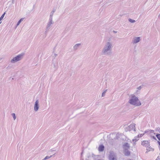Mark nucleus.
Returning <instances> with one entry per match:
<instances>
[{
	"instance_id": "obj_33",
	"label": "nucleus",
	"mask_w": 160,
	"mask_h": 160,
	"mask_svg": "<svg viewBox=\"0 0 160 160\" xmlns=\"http://www.w3.org/2000/svg\"><path fill=\"white\" fill-rule=\"evenodd\" d=\"M116 136L117 137H118V134H117V135H116Z\"/></svg>"
},
{
	"instance_id": "obj_25",
	"label": "nucleus",
	"mask_w": 160,
	"mask_h": 160,
	"mask_svg": "<svg viewBox=\"0 0 160 160\" xmlns=\"http://www.w3.org/2000/svg\"><path fill=\"white\" fill-rule=\"evenodd\" d=\"M138 140V139H136V138H135L134 139H133L132 140V141L133 142V144H135V142L137 141Z\"/></svg>"
},
{
	"instance_id": "obj_12",
	"label": "nucleus",
	"mask_w": 160,
	"mask_h": 160,
	"mask_svg": "<svg viewBox=\"0 0 160 160\" xmlns=\"http://www.w3.org/2000/svg\"><path fill=\"white\" fill-rule=\"evenodd\" d=\"M104 149V147L102 145H100L98 148V150L99 152H102Z\"/></svg>"
},
{
	"instance_id": "obj_2",
	"label": "nucleus",
	"mask_w": 160,
	"mask_h": 160,
	"mask_svg": "<svg viewBox=\"0 0 160 160\" xmlns=\"http://www.w3.org/2000/svg\"><path fill=\"white\" fill-rule=\"evenodd\" d=\"M128 103L130 104L135 106H139L141 105L140 100L134 94H131L130 96Z\"/></svg>"
},
{
	"instance_id": "obj_11",
	"label": "nucleus",
	"mask_w": 160,
	"mask_h": 160,
	"mask_svg": "<svg viewBox=\"0 0 160 160\" xmlns=\"http://www.w3.org/2000/svg\"><path fill=\"white\" fill-rule=\"evenodd\" d=\"M81 43H78L75 45L73 47V50L74 51H75L77 50L81 46Z\"/></svg>"
},
{
	"instance_id": "obj_36",
	"label": "nucleus",
	"mask_w": 160,
	"mask_h": 160,
	"mask_svg": "<svg viewBox=\"0 0 160 160\" xmlns=\"http://www.w3.org/2000/svg\"><path fill=\"white\" fill-rule=\"evenodd\" d=\"M1 22H0V24H1Z\"/></svg>"
},
{
	"instance_id": "obj_8",
	"label": "nucleus",
	"mask_w": 160,
	"mask_h": 160,
	"mask_svg": "<svg viewBox=\"0 0 160 160\" xmlns=\"http://www.w3.org/2000/svg\"><path fill=\"white\" fill-rule=\"evenodd\" d=\"M130 145L128 143H125L123 145L124 150L128 149L130 148Z\"/></svg>"
},
{
	"instance_id": "obj_14",
	"label": "nucleus",
	"mask_w": 160,
	"mask_h": 160,
	"mask_svg": "<svg viewBox=\"0 0 160 160\" xmlns=\"http://www.w3.org/2000/svg\"><path fill=\"white\" fill-rule=\"evenodd\" d=\"M147 148L146 152H148L149 151H153L154 150V149L151 147L149 146L148 148Z\"/></svg>"
},
{
	"instance_id": "obj_10",
	"label": "nucleus",
	"mask_w": 160,
	"mask_h": 160,
	"mask_svg": "<svg viewBox=\"0 0 160 160\" xmlns=\"http://www.w3.org/2000/svg\"><path fill=\"white\" fill-rule=\"evenodd\" d=\"M53 24V22H50V21H49L48 22V24L47 25V27H46V31H45L46 32V31H48L49 30V29L50 28L51 25L52 24Z\"/></svg>"
},
{
	"instance_id": "obj_4",
	"label": "nucleus",
	"mask_w": 160,
	"mask_h": 160,
	"mask_svg": "<svg viewBox=\"0 0 160 160\" xmlns=\"http://www.w3.org/2000/svg\"><path fill=\"white\" fill-rule=\"evenodd\" d=\"M136 124L133 123L131 124L130 125L127 126L125 127V130L127 132L128 131H130L133 129H134V132L136 131V129L135 128Z\"/></svg>"
},
{
	"instance_id": "obj_3",
	"label": "nucleus",
	"mask_w": 160,
	"mask_h": 160,
	"mask_svg": "<svg viewBox=\"0 0 160 160\" xmlns=\"http://www.w3.org/2000/svg\"><path fill=\"white\" fill-rule=\"evenodd\" d=\"M24 55V53H22L18 55L16 57L13 58L11 61V63H14L21 60L23 58Z\"/></svg>"
},
{
	"instance_id": "obj_26",
	"label": "nucleus",
	"mask_w": 160,
	"mask_h": 160,
	"mask_svg": "<svg viewBox=\"0 0 160 160\" xmlns=\"http://www.w3.org/2000/svg\"><path fill=\"white\" fill-rule=\"evenodd\" d=\"M12 117H13V118L14 120H15L16 118L15 114L14 113H12Z\"/></svg>"
},
{
	"instance_id": "obj_15",
	"label": "nucleus",
	"mask_w": 160,
	"mask_h": 160,
	"mask_svg": "<svg viewBox=\"0 0 160 160\" xmlns=\"http://www.w3.org/2000/svg\"><path fill=\"white\" fill-rule=\"evenodd\" d=\"M53 68L55 70H56L58 68V64L57 63H53Z\"/></svg>"
},
{
	"instance_id": "obj_32",
	"label": "nucleus",
	"mask_w": 160,
	"mask_h": 160,
	"mask_svg": "<svg viewBox=\"0 0 160 160\" xmlns=\"http://www.w3.org/2000/svg\"><path fill=\"white\" fill-rule=\"evenodd\" d=\"M113 32L114 33H116L117 32L116 31H113Z\"/></svg>"
},
{
	"instance_id": "obj_34",
	"label": "nucleus",
	"mask_w": 160,
	"mask_h": 160,
	"mask_svg": "<svg viewBox=\"0 0 160 160\" xmlns=\"http://www.w3.org/2000/svg\"><path fill=\"white\" fill-rule=\"evenodd\" d=\"M153 138L154 139H155V137H153Z\"/></svg>"
},
{
	"instance_id": "obj_21",
	"label": "nucleus",
	"mask_w": 160,
	"mask_h": 160,
	"mask_svg": "<svg viewBox=\"0 0 160 160\" xmlns=\"http://www.w3.org/2000/svg\"><path fill=\"white\" fill-rule=\"evenodd\" d=\"M6 13L5 12H4L3 14L1 16V17L0 18V21L3 18V17H4V16L5 14Z\"/></svg>"
},
{
	"instance_id": "obj_30",
	"label": "nucleus",
	"mask_w": 160,
	"mask_h": 160,
	"mask_svg": "<svg viewBox=\"0 0 160 160\" xmlns=\"http://www.w3.org/2000/svg\"><path fill=\"white\" fill-rule=\"evenodd\" d=\"M156 160H160V156H158Z\"/></svg>"
},
{
	"instance_id": "obj_22",
	"label": "nucleus",
	"mask_w": 160,
	"mask_h": 160,
	"mask_svg": "<svg viewBox=\"0 0 160 160\" xmlns=\"http://www.w3.org/2000/svg\"><path fill=\"white\" fill-rule=\"evenodd\" d=\"M156 137H157L158 140L160 141V134H158L156 135Z\"/></svg>"
},
{
	"instance_id": "obj_6",
	"label": "nucleus",
	"mask_w": 160,
	"mask_h": 160,
	"mask_svg": "<svg viewBox=\"0 0 160 160\" xmlns=\"http://www.w3.org/2000/svg\"><path fill=\"white\" fill-rule=\"evenodd\" d=\"M140 40L141 39L140 37H135L133 38L132 43L134 44H136L139 42Z\"/></svg>"
},
{
	"instance_id": "obj_5",
	"label": "nucleus",
	"mask_w": 160,
	"mask_h": 160,
	"mask_svg": "<svg viewBox=\"0 0 160 160\" xmlns=\"http://www.w3.org/2000/svg\"><path fill=\"white\" fill-rule=\"evenodd\" d=\"M141 145L143 146L148 148L150 146V142L147 140H144L142 142Z\"/></svg>"
},
{
	"instance_id": "obj_27",
	"label": "nucleus",
	"mask_w": 160,
	"mask_h": 160,
	"mask_svg": "<svg viewBox=\"0 0 160 160\" xmlns=\"http://www.w3.org/2000/svg\"><path fill=\"white\" fill-rule=\"evenodd\" d=\"M142 88V86H140L138 87L137 88V89H138V90H137L136 92H138V90H141V89Z\"/></svg>"
},
{
	"instance_id": "obj_28",
	"label": "nucleus",
	"mask_w": 160,
	"mask_h": 160,
	"mask_svg": "<svg viewBox=\"0 0 160 160\" xmlns=\"http://www.w3.org/2000/svg\"><path fill=\"white\" fill-rule=\"evenodd\" d=\"M144 135V133L140 134L138 135V138H140L142 137Z\"/></svg>"
},
{
	"instance_id": "obj_18",
	"label": "nucleus",
	"mask_w": 160,
	"mask_h": 160,
	"mask_svg": "<svg viewBox=\"0 0 160 160\" xmlns=\"http://www.w3.org/2000/svg\"><path fill=\"white\" fill-rule=\"evenodd\" d=\"M56 11V9L55 8H53L52 11L50 13V15H52V16H53L54 12H55Z\"/></svg>"
},
{
	"instance_id": "obj_37",
	"label": "nucleus",
	"mask_w": 160,
	"mask_h": 160,
	"mask_svg": "<svg viewBox=\"0 0 160 160\" xmlns=\"http://www.w3.org/2000/svg\"><path fill=\"white\" fill-rule=\"evenodd\" d=\"M131 160V159H130V160Z\"/></svg>"
},
{
	"instance_id": "obj_1",
	"label": "nucleus",
	"mask_w": 160,
	"mask_h": 160,
	"mask_svg": "<svg viewBox=\"0 0 160 160\" xmlns=\"http://www.w3.org/2000/svg\"><path fill=\"white\" fill-rule=\"evenodd\" d=\"M113 47L112 42L110 41L106 42L102 50V53L104 55H109L112 53V50Z\"/></svg>"
},
{
	"instance_id": "obj_31",
	"label": "nucleus",
	"mask_w": 160,
	"mask_h": 160,
	"mask_svg": "<svg viewBox=\"0 0 160 160\" xmlns=\"http://www.w3.org/2000/svg\"><path fill=\"white\" fill-rule=\"evenodd\" d=\"M57 55H57V54L55 53V54H54V57H56V56H57Z\"/></svg>"
},
{
	"instance_id": "obj_20",
	"label": "nucleus",
	"mask_w": 160,
	"mask_h": 160,
	"mask_svg": "<svg viewBox=\"0 0 160 160\" xmlns=\"http://www.w3.org/2000/svg\"><path fill=\"white\" fill-rule=\"evenodd\" d=\"M128 21L130 22H132V23H134V22H135V20L132 19H131V18L129 19Z\"/></svg>"
},
{
	"instance_id": "obj_29",
	"label": "nucleus",
	"mask_w": 160,
	"mask_h": 160,
	"mask_svg": "<svg viewBox=\"0 0 160 160\" xmlns=\"http://www.w3.org/2000/svg\"><path fill=\"white\" fill-rule=\"evenodd\" d=\"M150 133H153L154 134H155V133L154 132V131L152 130H150L149 131Z\"/></svg>"
},
{
	"instance_id": "obj_23",
	"label": "nucleus",
	"mask_w": 160,
	"mask_h": 160,
	"mask_svg": "<svg viewBox=\"0 0 160 160\" xmlns=\"http://www.w3.org/2000/svg\"><path fill=\"white\" fill-rule=\"evenodd\" d=\"M107 90H106L105 91L103 92L102 93V97H104L105 95V93L107 92Z\"/></svg>"
},
{
	"instance_id": "obj_13",
	"label": "nucleus",
	"mask_w": 160,
	"mask_h": 160,
	"mask_svg": "<svg viewBox=\"0 0 160 160\" xmlns=\"http://www.w3.org/2000/svg\"><path fill=\"white\" fill-rule=\"evenodd\" d=\"M124 154L125 155L128 156L130 154V152L128 150V149L124 150Z\"/></svg>"
},
{
	"instance_id": "obj_19",
	"label": "nucleus",
	"mask_w": 160,
	"mask_h": 160,
	"mask_svg": "<svg viewBox=\"0 0 160 160\" xmlns=\"http://www.w3.org/2000/svg\"><path fill=\"white\" fill-rule=\"evenodd\" d=\"M52 155H51L50 156H47L43 159H42V160H46L47 159H49L50 158L52 157Z\"/></svg>"
},
{
	"instance_id": "obj_9",
	"label": "nucleus",
	"mask_w": 160,
	"mask_h": 160,
	"mask_svg": "<svg viewBox=\"0 0 160 160\" xmlns=\"http://www.w3.org/2000/svg\"><path fill=\"white\" fill-rule=\"evenodd\" d=\"M110 160H117L116 156L113 154H111L109 157Z\"/></svg>"
},
{
	"instance_id": "obj_7",
	"label": "nucleus",
	"mask_w": 160,
	"mask_h": 160,
	"mask_svg": "<svg viewBox=\"0 0 160 160\" xmlns=\"http://www.w3.org/2000/svg\"><path fill=\"white\" fill-rule=\"evenodd\" d=\"M38 103L39 101L38 100L36 101L34 104V109L35 111H37L38 109L39 108Z\"/></svg>"
},
{
	"instance_id": "obj_17",
	"label": "nucleus",
	"mask_w": 160,
	"mask_h": 160,
	"mask_svg": "<svg viewBox=\"0 0 160 160\" xmlns=\"http://www.w3.org/2000/svg\"><path fill=\"white\" fill-rule=\"evenodd\" d=\"M23 18H21V19H20L19 21L17 23V26H18L20 23L23 20Z\"/></svg>"
},
{
	"instance_id": "obj_16",
	"label": "nucleus",
	"mask_w": 160,
	"mask_h": 160,
	"mask_svg": "<svg viewBox=\"0 0 160 160\" xmlns=\"http://www.w3.org/2000/svg\"><path fill=\"white\" fill-rule=\"evenodd\" d=\"M116 139L114 138V139H112L111 140H110L109 141V143L110 144L112 145L113 144V142H114L115 141H116Z\"/></svg>"
},
{
	"instance_id": "obj_35",
	"label": "nucleus",
	"mask_w": 160,
	"mask_h": 160,
	"mask_svg": "<svg viewBox=\"0 0 160 160\" xmlns=\"http://www.w3.org/2000/svg\"><path fill=\"white\" fill-rule=\"evenodd\" d=\"M98 160H100V159H98Z\"/></svg>"
},
{
	"instance_id": "obj_24",
	"label": "nucleus",
	"mask_w": 160,
	"mask_h": 160,
	"mask_svg": "<svg viewBox=\"0 0 160 160\" xmlns=\"http://www.w3.org/2000/svg\"><path fill=\"white\" fill-rule=\"evenodd\" d=\"M49 21L53 22H52V15H50Z\"/></svg>"
}]
</instances>
